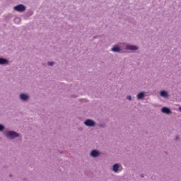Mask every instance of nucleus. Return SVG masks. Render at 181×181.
<instances>
[{
	"label": "nucleus",
	"instance_id": "obj_1",
	"mask_svg": "<svg viewBox=\"0 0 181 181\" xmlns=\"http://www.w3.org/2000/svg\"><path fill=\"white\" fill-rule=\"evenodd\" d=\"M7 138H9L10 139H13V138H18L19 136V134L11 131V132H7L6 133Z\"/></svg>",
	"mask_w": 181,
	"mask_h": 181
},
{
	"label": "nucleus",
	"instance_id": "obj_2",
	"mask_svg": "<svg viewBox=\"0 0 181 181\" xmlns=\"http://www.w3.org/2000/svg\"><path fill=\"white\" fill-rule=\"evenodd\" d=\"M14 9L17 12H23L24 11H26V7H25V6H23V4H20L14 6Z\"/></svg>",
	"mask_w": 181,
	"mask_h": 181
},
{
	"label": "nucleus",
	"instance_id": "obj_3",
	"mask_svg": "<svg viewBox=\"0 0 181 181\" xmlns=\"http://www.w3.org/2000/svg\"><path fill=\"white\" fill-rule=\"evenodd\" d=\"M85 125H86V127H94V125H95V122H94V121L91 120V119H87L85 122H84Z\"/></svg>",
	"mask_w": 181,
	"mask_h": 181
},
{
	"label": "nucleus",
	"instance_id": "obj_4",
	"mask_svg": "<svg viewBox=\"0 0 181 181\" xmlns=\"http://www.w3.org/2000/svg\"><path fill=\"white\" fill-rule=\"evenodd\" d=\"M126 49L127 50H138V47L135 45H127Z\"/></svg>",
	"mask_w": 181,
	"mask_h": 181
},
{
	"label": "nucleus",
	"instance_id": "obj_5",
	"mask_svg": "<svg viewBox=\"0 0 181 181\" xmlns=\"http://www.w3.org/2000/svg\"><path fill=\"white\" fill-rule=\"evenodd\" d=\"M20 98L23 101H26V100H29V96L26 94L22 93L21 95H20Z\"/></svg>",
	"mask_w": 181,
	"mask_h": 181
},
{
	"label": "nucleus",
	"instance_id": "obj_6",
	"mask_svg": "<svg viewBox=\"0 0 181 181\" xmlns=\"http://www.w3.org/2000/svg\"><path fill=\"white\" fill-rule=\"evenodd\" d=\"M90 155L93 156V158H96V156L100 155V153L97 150H93L90 153Z\"/></svg>",
	"mask_w": 181,
	"mask_h": 181
},
{
	"label": "nucleus",
	"instance_id": "obj_7",
	"mask_svg": "<svg viewBox=\"0 0 181 181\" xmlns=\"http://www.w3.org/2000/svg\"><path fill=\"white\" fill-rule=\"evenodd\" d=\"M162 112H163L164 114H170V109L168 108V107H163L161 110Z\"/></svg>",
	"mask_w": 181,
	"mask_h": 181
},
{
	"label": "nucleus",
	"instance_id": "obj_8",
	"mask_svg": "<svg viewBox=\"0 0 181 181\" xmlns=\"http://www.w3.org/2000/svg\"><path fill=\"white\" fill-rule=\"evenodd\" d=\"M145 97V93L141 92L137 95L138 100H142Z\"/></svg>",
	"mask_w": 181,
	"mask_h": 181
},
{
	"label": "nucleus",
	"instance_id": "obj_9",
	"mask_svg": "<svg viewBox=\"0 0 181 181\" xmlns=\"http://www.w3.org/2000/svg\"><path fill=\"white\" fill-rule=\"evenodd\" d=\"M112 52H121V49L118 46H115L112 48Z\"/></svg>",
	"mask_w": 181,
	"mask_h": 181
},
{
	"label": "nucleus",
	"instance_id": "obj_10",
	"mask_svg": "<svg viewBox=\"0 0 181 181\" xmlns=\"http://www.w3.org/2000/svg\"><path fill=\"white\" fill-rule=\"evenodd\" d=\"M160 94L161 97H165V98L168 97V92L165 90H161Z\"/></svg>",
	"mask_w": 181,
	"mask_h": 181
},
{
	"label": "nucleus",
	"instance_id": "obj_11",
	"mask_svg": "<svg viewBox=\"0 0 181 181\" xmlns=\"http://www.w3.org/2000/svg\"><path fill=\"white\" fill-rule=\"evenodd\" d=\"M8 60L4 59V58H0V64H7Z\"/></svg>",
	"mask_w": 181,
	"mask_h": 181
},
{
	"label": "nucleus",
	"instance_id": "obj_12",
	"mask_svg": "<svg viewBox=\"0 0 181 181\" xmlns=\"http://www.w3.org/2000/svg\"><path fill=\"white\" fill-rule=\"evenodd\" d=\"M118 169H119V165H118V164H115L113 165V171L118 172Z\"/></svg>",
	"mask_w": 181,
	"mask_h": 181
},
{
	"label": "nucleus",
	"instance_id": "obj_13",
	"mask_svg": "<svg viewBox=\"0 0 181 181\" xmlns=\"http://www.w3.org/2000/svg\"><path fill=\"white\" fill-rule=\"evenodd\" d=\"M4 125L0 124V131H4Z\"/></svg>",
	"mask_w": 181,
	"mask_h": 181
},
{
	"label": "nucleus",
	"instance_id": "obj_14",
	"mask_svg": "<svg viewBox=\"0 0 181 181\" xmlns=\"http://www.w3.org/2000/svg\"><path fill=\"white\" fill-rule=\"evenodd\" d=\"M54 64V62H48L49 66H53Z\"/></svg>",
	"mask_w": 181,
	"mask_h": 181
},
{
	"label": "nucleus",
	"instance_id": "obj_15",
	"mask_svg": "<svg viewBox=\"0 0 181 181\" xmlns=\"http://www.w3.org/2000/svg\"><path fill=\"white\" fill-rule=\"evenodd\" d=\"M15 21H21V18H15Z\"/></svg>",
	"mask_w": 181,
	"mask_h": 181
},
{
	"label": "nucleus",
	"instance_id": "obj_16",
	"mask_svg": "<svg viewBox=\"0 0 181 181\" xmlns=\"http://www.w3.org/2000/svg\"><path fill=\"white\" fill-rule=\"evenodd\" d=\"M127 100H129V101H131V100H132L131 96H127Z\"/></svg>",
	"mask_w": 181,
	"mask_h": 181
},
{
	"label": "nucleus",
	"instance_id": "obj_17",
	"mask_svg": "<svg viewBox=\"0 0 181 181\" xmlns=\"http://www.w3.org/2000/svg\"><path fill=\"white\" fill-rule=\"evenodd\" d=\"M176 140H177V139H179V136H176V139H175Z\"/></svg>",
	"mask_w": 181,
	"mask_h": 181
},
{
	"label": "nucleus",
	"instance_id": "obj_18",
	"mask_svg": "<svg viewBox=\"0 0 181 181\" xmlns=\"http://www.w3.org/2000/svg\"><path fill=\"white\" fill-rule=\"evenodd\" d=\"M141 177H144V175H141Z\"/></svg>",
	"mask_w": 181,
	"mask_h": 181
},
{
	"label": "nucleus",
	"instance_id": "obj_19",
	"mask_svg": "<svg viewBox=\"0 0 181 181\" xmlns=\"http://www.w3.org/2000/svg\"><path fill=\"white\" fill-rule=\"evenodd\" d=\"M180 111L181 112V107H180Z\"/></svg>",
	"mask_w": 181,
	"mask_h": 181
}]
</instances>
